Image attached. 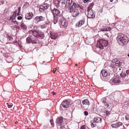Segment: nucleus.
Instances as JSON below:
<instances>
[{
	"instance_id": "nucleus-39",
	"label": "nucleus",
	"mask_w": 129,
	"mask_h": 129,
	"mask_svg": "<svg viewBox=\"0 0 129 129\" xmlns=\"http://www.w3.org/2000/svg\"><path fill=\"white\" fill-rule=\"evenodd\" d=\"M127 74V77H128V76H129V70H127L126 72H125Z\"/></svg>"
},
{
	"instance_id": "nucleus-45",
	"label": "nucleus",
	"mask_w": 129,
	"mask_h": 129,
	"mask_svg": "<svg viewBox=\"0 0 129 129\" xmlns=\"http://www.w3.org/2000/svg\"><path fill=\"white\" fill-rule=\"evenodd\" d=\"M60 129H66L65 127H64V126H62L61 127L60 126Z\"/></svg>"
},
{
	"instance_id": "nucleus-30",
	"label": "nucleus",
	"mask_w": 129,
	"mask_h": 129,
	"mask_svg": "<svg viewBox=\"0 0 129 129\" xmlns=\"http://www.w3.org/2000/svg\"><path fill=\"white\" fill-rule=\"evenodd\" d=\"M102 102L104 104L105 103L106 101H107L106 100L105 98H103L101 100Z\"/></svg>"
},
{
	"instance_id": "nucleus-13",
	"label": "nucleus",
	"mask_w": 129,
	"mask_h": 129,
	"mask_svg": "<svg viewBox=\"0 0 129 129\" xmlns=\"http://www.w3.org/2000/svg\"><path fill=\"white\" fill-rule=\"evenodd\" d=\"M61 6L62 8H68V6L67 5L66 3L64 0H62L61 2Z\"/></svg>"
},
{
	"instance_id": "nucleus-55",
	"label": "nucleus",
	"mask_w": 129,
	"mask_h": 129,
	"mask_svg": "<svg viewBox=\"0 0 129 129\" xmlns=\"http://www.w3.org/2000/svg\"><path fill=\"white\" fill-rule=\"evenodd\" d=\"M127 56H128V57H129V54H128V55H127Z\"/></svg>"
},
{
	"instance_id": "nucleus-50",
	"label": "nucleus",
	"mask_w": 129,
	"mask_h": 129,
	"mask_svg": "<svg viewBox=\"0 0 129 129\" xmlns=\"http://www.w3.org/2000/svg\"><path fill=\"white\" fill-rule=\"evenodd\" d=\"M55 71H56V70H53V72L54 73L55 72Z\"/></svg>"
},
{
	"instance_id": "nucleus-53",
	"label": "nucleus",
	"mask_w": 129,
	"mask_h": 129,
	"mask_svg": "<svg viewBox=\"0 0 129 129\" xmlns=\"http://www.w3.org/2000/svg\"><path fill=\"white\" fill-rule=\"evenodd\" d=\"M77 65H78V64H75V66H77Z\"/></svg>"
},
{
	"instance_id": "nucleus-34",
	"label": "nucleus",
	"mask_w": 129,
	"mask_h": 129,
	"mask_svg": "<svg viewBox=\"0 0 129 129\" xmlns=\"http://www.w3.org/2000/svg\"><path fill=\"white\" fill-rule=\"evenodd\" d=\"M86 128V126L85 125H83L81 126L80 129H85Z\"/></svg>"
},
{
	"instance_id": "nucleus-42",
	"label": "nucleus",
	"mask_w": 129,
	"mask_h": 129,
	"mask_svg": "<svg viewBox=\"0 0 129 129\" xmlns=\"http://www.w3.org/2000/svg\"><path fill=\"white\" fill-rule=\"evenodd\" d=\"M101 31H105V27L104 26L103 27V28H102L101 29Z\"/></svg>"
},
{
	"instance_id": "nucleus-22",
	"label": "nucleus",
	"mask_w": 129,
	"mask_h": 129,
	"mask_svg": "<svg viewBox=\"0 0 129 129\" xmlns=\"http://www.w3.org/2000/svg\"><path fill=\"white\" fill-rule=\"evenodd\" d=\"M17 13V11H15L14 13H13L12 16L10 17V19L13 20L15 19Z\"/></svg>"
},
{
	"instance_id": "nucleus-26",
	"label": "nucleus",
	"mask_w": 129,
	"mask_h": 129,
	"mask_svg": "<svg viewBox=\"0 0 129 129\" xmlns=\"http://www.w3.org/2000/svg\"><path fill=\"white\" fill-rule=\"evenodd\" d=\"M90 125L92 127H96V126L95 122L94 121L93 122H91Z\"/></svg>"
},
{
	"instance_id": "nucleus-40",
	"label": "nucleus",
	"mask_w": 129,
	"mask_h": 129,
	"mask_svg": "<svg viewBox=\"0 0 129 129\" xmlns=\"http://www.w3.org/2000/svg\"><path fill=\"white\" fill-rule=\"evenodd\" d=\"M84 115L86 116H87L88 115V113L86 111H85L84 112Z\"/></svg>"
},
{
	"instance_id": "nucleus-16",
	"label": "nucleus",
	"mask_w": 129,
	"mask_h": 129,
	"mask_svg": "<svg viewBox=\"0 0 129 129\" xmlns=\"http://www.w3.org/2000/svg\"><path fill=\"white\" fill-rule=\"evenodd\" d=\"M112 81L115 84H118L120 82L119 78H116L113 79Z\"/></svg>"
},
{
	"instance_id": "nucleus-44",
	"label": "nucleus",
	"mask_w": 129,
	"mask_h": 129,
	"mask_svg": "<svg viewBox=\"0 0 129 129\" xmlns=\"http://www.w3.org/2000/svg\"><path fill=\"white\" fill-rule=\"evenodd\" d=\"M118 64H119V66H121L122 64V63L120 62L119 60L118 61Z\"/></svg>"
},
{
	"instance_id": "nucleus-5",
	"label": "nucleus",
	"mask_w": 129,
	"mask_h": 129,
	"mask_svg": "<svg viewBox=\"0 0 129 129\" xmlns=\"http://www.w3.org/2000/svg\"><path fill=\"white\" fill-rule=\"evenodd\" d=\"M58 19L59 20V22L63 27H65L67 26L68 22L64 19L63 17L62 16L59 17Z\"/></svg>"
},
{
	"instance_id": "nucleus-14",
	"label": "nucleus",
	"mask_w": 129,
	"mask_h": 129,
	"mask_svg": "<svg viewBox=\"0 0 129 129\" xmlns=\"http://www.w3.org/2000/svg\"><path fill=\"white\" fill-rule=\"evenodd\" d=\"M85 20H81L78 23L76 24V27H80L82 25L84 24V23Z\"/></svg>"
},
{
	"instance_id": "nucleus-15",
	"label": "nucleus",
	"mask_w": 129,
	"mask_h": 129,
	"mask_svg": "<svg viewBox=\"0 0 129 129\" xmlns=\"http://www.w3.org/2000/svg\"><path fill=\"white\" fill-rule=\"evenodd\" d=\"M101 118L98 117H94V121L96 123H100L101 122Z\"/></svg>"
},
{
	"instance_id": "nucleus-48",
	"label": "nucleus",
	"mask_w": 129,
	"mask_h": 129,
	"mask_svg": "<svg viewBox=\"0 0 129 129\" xmlns=\"http://www.w3.org/2000/svg\"><path fill=\"white\" fill-rule=\"evenodd\" d=\"M49 23L48 22H45V24H47V25H48L49 24Z\"/></svg>"
},
{
	"instance_id": "nucleus-9",
	"label": "nucleus",
	"mask_w": 129,
	"mask_h": 129,
	"mask_svg": "<svg viewBox=\"0 0 129 129\" xmlns=\"http://www.w3.org/2000/svg\"><path fill=\"white\" fill-rule=\"evenodd\" d=\"M69 104V102L67 101L66 100H64L62 102L61 106L65 108H67Z\"/></svg>"
},
{
	"instance_id": "nucleus-8",
	"label": "nucleus",
	"mask_w": 129,
	"mask_h": 129,
	"mask_svg": "<svg viewBox=\"0 0 129 129\" xmlns=\"http://www.w3.org/2000/svg\"><path fill=\"white\" fill-rule=\"evenodd\" d=\"M122 123L121 122H114L111 125V126L113 128H117L120 126L121 125Z\"/></svg>"
},
{
	"instance_id": "nucleus-32",
	"label": "nucleus",
	"mask_w": 129,
	"mask_h": 129,
	"mask_svg": "<svg viewBox=\"0 0 129 129\" xmlns=\"http://www.w3.org/2000/svg\"><path fill=\"white\" fill-rule=\"evenodd\" d=\"M7 104L8 105V107L9 108H11L12 106V105L11 104H9L8 103H7Z\"/></svg>"
},
{
	"instance_id": "nucleus-49",
	"label": "nucleus",
	"mask_w": 129,
	"mask_h": 129,
	"mask_svg": "<svg viewBox=\"0 0 129 129\" xmlns=\"http://www.w3.org/2000/svg\"><path fill=\"white\" fill-rule=\"evenodd\" d=\"M52 93H53V95H54L56 93L55 92H52Z\"/></svg>"
},
{
	"instance_id": "nucleus-33",
	"label": "nucleus",
	"mask_w": 129,
	"mask_h": 129,
	"mask_svg": "<svg viewBox=\"0 0 129 129\" xmlns=\"http://www.w3.org/2000/svg\"><path fill=\"white\" fill-rule=\"evenodd\" d=\"M50 122L52 125L54 126V122L53 119H51L50 120Z\"/></svg>"
},
{
	"instance_id": "nucleus-10",
	"label": "nucleus",
	"mask_w": 129,
	"mask_h": 129,
	"mask_svg": "<svg viewBox=\"0 0 129 129\" xmlns=\"http://www.w3.org/2000/svg\"><path fill=\"white\" fill-rule=\"evenodd\" d=\"M33 16V14L32 13H29L26 14L25 18L26 19L30 20L31 19Z\"/></svg>"
},
{
	"instance_id": "nucleus-36",
	"label": "nucleus",
	"mask_w": 129,
	"mask_h": 129,
	"mask_svg": "<svg viewBox=\"0 0 129 129\" xmlns=\"http://www.w3.org/2000/svg\"><path fill=\"white\" fill-rule=\"evenodd\" d=\"M105 112L106 113V115H109L110 114V112L108 111H106V112Z\"/></svg>"
},
{
	"instance_id": "nucleus-31",
	"label": "nucleus",
	"mask_w": 129,
	"mask_h": 129,
	"mask_svg": "<svg viewBox=\"0 0 129 129\" xmlns=\"http://www.w3.org/2000/svg\"><path fill=\"white\" fill-rule=\"evenodd\" d=\"M125 118L126 120H129V114L125 116Z\"/></svg>"
},
{
	"instance_id": "nucleus-46",
	"label": "nucleus",
	"mask_w": 129,
	"mask_h": 129,
	"mask_svg": "<svg viewBox=\"0 0 129 129\" xmlns=\"http://www.w3.org/2000/svg\"><path fill=\"white\" fill-rule=\"evenodd\" d=\"M115 65L116 66H119V64H118V62H115Z\"/></svg>"
},
{
	"instance_id": "nucleus-19",
	"label": "nucleus",
	"mask_w": 129,
	"mask_h": 129,
	"mask_svg": "<svg viewBox=\"0 0 129 129\" xmlns=\"http://www.w3.org/2000/svg\"><path fill=\"white\" fill-rule=\"evenodd\" d=\"M102 76L104 77H106L108 75V73L107 71L104 70H102L101 71Z\"/></svg>"
},
{
	"instance_id": "nucleus-29",
	"label": "nucleus",
	"mask_w": 129,
	"mask_h": 129,
	"mask_svg": "<svg viewBox=\"0 0 129 129\" xmlns=\"http://www.w3.org/2000/svg\"><path fill=\"white\" fill-rule=\"evenodd\" d=\"M7 38L10 41H12L13 40V38L9 35H8Z\"/></svg>"
},
{
	"instance_id": "nucleus-23",
	"label": "nucleus",
	"mask_w": 129,
	"mask_h": 129,
	"mask_svg": "<svg viewBox=\"0 0 129 129\" xmlns=\"http://www.w3.org/2000/svg\"><path fill=\"white\" fill-rule=\"evenodd\" d=\"M21 27L22 29H23L24 30L27 29V27L26 25L24 24L23 23L21 24Z\"/></svg>"
},
{
	"instance_id": "nucleus-7",
	"label": "nucleus",
	"mask_w": 129,
	"mask_h": 129,
	"mask_svg": "<svg viewBox=\"0 0 129 129\" xmlns=\"http://www.w3.org/2000/svg\"><path fill=\"white\" fill-rule=\"evenodd\" d=\"M49 5L47 3L43 4L42 5H41L40 6L39 11L41 12L44 11L45 10L47 9L49 7Z\"/></svg>"
},
{
	"instance_id": "nucleus-21",
	"label": "nucleus",
	"mask_w": 129,
	"mask_h": 129,
	"mask_svg": "<svg viewBox=\"0 0 129 129\" xmlns=\"http://www.w3.org/2000/svg\"><path fill=\"white\" fill-rule=\"evenodd\" d=\"M32 38V37L31 36H29L27 37L26 39V43L28 44L31 43Z\"/></svg>"
},
{
	"instance_id": "nucleus-18",
	"label": "nucleus",
	"mask_w": 129,
	"mask_h": 129,
	"mask_svg": "<svg viewBox=\"0 0 129 129\" xmlns=\"http://www.w3.org/2000/svg\"><path fill=\"white\" fill-rule=\"evenodd\" d=\"M74 2H73L72 0H67L66 3L67 5L68 6V7H69L71 5V4H73V3Z\"/></svg>"
},
{
	"instance_id": "nucleus-6",
	"label": "nucleus",
	"mask_w": 129,
	"mask_h": 129,
	"mask_svg": "<svg viewBox=\"0 0 129 129\" xmlns=\"http://www.w3.org/2000/svg\"><path fill=\"white\" fill-rule=\"evenodd\" d=\"M87 11L88 18H93L95 17V15L94 12L90 8H88Z\"/></svg>"
},
{
	"instance_id": "nucleus-43",
	"label": "nucleus",
	"mask_w": 129,
	"mask_h": 129,
	"mask_svg": "<svg viewBox=\"0 0 129 129\" xmlns=\"http://www.w3.org/2000/svg\"><path fill=\"white\" fill-rule=\"evenodd\" d=\"M105 105L107 106V107H108L109 106V105H108L107 103V101H106L105 103L104 104Z\"/></svg>"
},
{
	"instance_id": "nucleus-25",
	"label": "nucleus",
	"mask_w": 129,
	"mask_h": 129,
	"mask_svg": "<svg viewBox=\"0 0 129 129\" xmlns=\"http://www.w3.org/2000/svg\"><path fill=\"white\" fill-rule=\"evenodd\" d=\"M53 3L55 5L56 7L59 6V2L58 0H53Z\"/></svg>"
},
{
	"instance_id": "nucleus-37",
	"label": "nucleus",
	"mask_w": 129,
	"mask_h": 129,
	"mask_svg": "<svg viewBox=\"0 0 129 129\" xmlns=\"http://www.w3.org/2000/svg\"><path fill=\"white\" fill-rule=\"evenodd\" d=\"M47 26V25H42L41 26V28H45Z\"/></svg>"
},
{
	"instance_id": "nucleus-56",
	"label": "nucleus",
	"mask_w": 129,
	"mask_h": 129,
	"mask_svg": "<svg viewBox=\"0 0 129 129\" xmlns=\"http://www.w3.org/2000/svg\"><path fill=\"white\" fill-rule=\"evenodd\" d=\"M105 111H106V110H105Z\"/></svg>"
},
{
	"instance_id": "nucleus-12",
	"label": "nucleus",
	"mask_w": 129,
	"mask_h": 129,
	"mask_svg": "<svg viewBox=\"0 0 129 129\" xmlns=\"http://www.w3.org/2000/svg\"><path fill=\"white\" fill-rule=\"evenodd\" d=\"M56 122L57 123V125L58 126L59 123H62L63 122V118L61 117H59L57 119Z\"/></svg>"
},
{
	"instance_id": "nucleus-47",
	"label": "nucleus",
	"mask_w": 129,
	"mask_h": 129,
	"mask_svg": "<svg viewBox=\"0 0 129 129\" xmlns=\"http://www.w3.org/2000/svg\"><path fill=\"white\" fill-rule=\"evenodd\" d=\"M88 0H84L83 2L84 3H86L88 2Z\"/></svg>"
},
{
	"instance_id": "nucleus-52",
	"label": "nucleus",
	"mask_w": 129,
	"mask_h": 129,
	"mask_svg": "<svg viewBox=\"0 0 129 129\" xmlns=\"http://www.w3.org/2000/svg\"><path fill=\"white\" fill-rule=\"evenodd\" d=\"M110 1L111 2H112L113 1V0H110Z\"/></svg>"
},
{
	"instance_id": "nucleus-38",
	"label": "nucleus",
	"mask_w": 129,
	"mask_h": 129,
	"mask_svg": "<svg viewBox=\"0 0 129 129\" xmlns=\"http://www.w3.org/2000/svg\"><path fill=\"white\" fill-rule=\"evenodd\" d=\"M12 22L13 23L15 24H18V23L16 21L12 20Z\"/></svg>"
},
{
	"instance_id": "nucleus-51",
	"label": "nucleus",
	"mask_w": 129,
	"mask_h": 129,
	"mask_svg": "<svg viewBox=\"0 0 129 129\" xmlns=\"http://www.w3.org/2000/svg\"><path fill=\"white\" fill-rule=\"evenodd\" d=\"M15 123L16 124H17V123H18V122L17 121H16V122H15Z\"/></svg>"
},
{
	"instance_id": "nucleus-11",
	"label": "nucleus",
	"mask_w": 129,
	"mask_h": 129,
	"mask_svg": "<svg viewBox=\"0 0 129 129\" xmlns=\"http://www.w3.org/2000/svg\"><path fill=\"white\" fill-rule=\"evenodd\" d=\"M44 17L41 16H36L35 18V20L37 22H38L42 20H45Z\"/></svg>"
},
{
	"instance_id": "nucleus-3",
	"label": "nucleus",
	"mask_w": 129,
	"mask_h": 129,
	"mask_svg": "<svg viewBox=\"0 0 129 129\" xmlns=\"http://www.w3.org/2000/svg\"><path fill=\"white\" fill-rule=\"evenodd\" d=\"M51 12L54 15L53 22L54 24H56L58 22L59 17L61 16H59L60 13V11L57 9L54 8L53 9L51 10Z\"/></svg>"
},
{
	"instance_id": "nucleus-35",
	"label": "nucleus",
	"mask_w": 129,
	"mask_h": 129,
	"mask_svg": "<svg viewBox=\"0 0 129 129\" xmlns=\"http://www.w3.org/2000/svg\"><path fill=\"white\" fill-rule=\"evenodd\" d=\"M112 61L113 62L115 63V62H118V60L117 59H113Z\"/></svg>"
},
{
	"instance_id": "nucleus-2",
	"label": "nucleus",
	"mask_w": 129,
	"mask_h": 129,
	"mask_svg": "<svg viewBox=\"0 0 129 129\" xmlns=\"http://www.w3.org/2000/svg\"><path fill=\"white\" fill-rule=\"evenodd\" d=\"M116 40L119 44L122 46L124 45L128 42L127 39H125L124 35L122 33L118 34Z\"/></svg>"
},
{
	"instance_id": "nucleus-4",
	"label": "nucleus",
	"mask_w": 129,
	"mask_h": 129,
	"mask_svg": "<svg viewBox=\"0 0 129 129\" xmlns=\"http://www.w3.org/2000/svg\"><path fill=\"white\" fill-rule=\"evenodd\" d=\"M108 40L104 39H101L98 41V44L99 45V47L101 49H103L104 47H106L108 44Z\"/></svg>"
},
{
	"instance_id": "nucleus-1",
	"label": "nucleus",
	"mask_w": 129,
	"mask_h": 129,
	"mask_svg": "<svg viewBox=\"0 0 129 129\" xmlns=\"http://www.w3.org/2000/svg\"><path fill=\"white\" fill-rule=\"evenodd\" d=\"M83 10L84 9L82 6H79L75 2H73V4L70 6L69 8V11L74 17L78 16Z\"/></svg>"
},
{
	"instance_id": "nucleus-20",
	"label": "nucleus",
	"mask_w": 129,
	"mask_h": 129,
	"mask_svg": "<svg viewBox=\"0 0 129 129\" xmlns=\"http://www.w3.org/2000/svg\"><path fill=\"white\" fill-rule=\"evenodd\" d=\"M57 36V34L55 33H52L51 34V37L52 39H56Z\"/></svg>"
},
{
	"instance_id": "nucleus-54",
	"label": "nucleus",
	"mask_w": 129,
	"mask_h": 129,
	"mask_svg": "<svg viewBox=\"0 0 129 129\" xmlns=\"http://www.w3.org/2000/svg\"><path fill=\"white\" fill-rule=\"evenodd\" d=\"M58 69V68H56V70H57Z\"/></svg>"
},
{
	"instance_id": "nucleus-27",
	"label": "nucleus",
	"mask_w": 129,
	"mask_h": 129,
	"mask_svg": "<svg viewBox=\"0 0 129 129\" xmlns=\"http://www.w3.org/2000/svg\"><path fill=\"white\" fill-rule=\"evenodd\" d=\"M31 41H32L31 43L33 44H36L37 43V40L36 38H35V39L32 38Z\"/></svg>"
},
{
	"instance_id": "nucleus-17",
	"label": "nucleus",
	"mask_w": 129,
	"mask_h": 129,
	"mask_svg": "<svg viewBox=\"0 0 129 129\" xmlns=\"http://www.w3.org/2000/svg\"><path fill=\"white\" fill-rule=\"evenodd\" d=\"M82 103L83 105H89L90 103L88 100L87 99L83 100L82 101Z\"/></svg>"
},
{
	"instance_id": "nucleus-24",
	"label": "nucleus",
	"mask_w": 129,
	"mask_h": 129,
	"mask_svg": "<svg viewBox=\"0 0 129 129\" xmlns=\"http://www.w3.org/2000/svg\"><path fill=\"white\" fill-rule=\"evenodd\" d=\"M120 76L123 78H125L126 76H127V74L125 72H123V71L120 74Z\"/></svg>"
},
{
	"instance_id": "nucleus-41",
	"label": "nucleus",
	"mask_w": 129,
	"mask_h": 129,
	"mask_svg": "<svg viewBox=\"0 0 129 129\" xmlns=\"http://www.w3.org/2000/svg\"><path fill=\"white\" fill-rule=\"evenodd\" d=\"M22 19V17L21 16H19L17 17V19L18 20H21Z\"/></svg>"
},
{
	"instance_id": "nucleus-28",
	"label": "nucleus",
	"mask_w": 129,
	"mask_h": 129,
	"mask_svg": "<svg viewBox=\"0 0 129 129\" xmlns=\"http://www.w3.org/2000/svg\"><path fill=\"white\" fill-rule=\"evenodd\" d=\"M105 31H109L111 29V28L110 27H105Z\"/></svg>"
}]
</instances>
